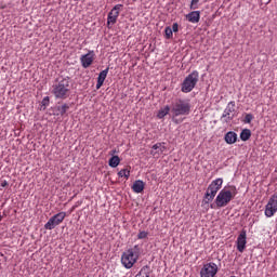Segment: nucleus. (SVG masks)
Instances as JSON below:
<instances>
[{"instance_id":"obj_1","label":"nucleus","mask_w":277,"mask_h":277,"mask_svg":"<svg viewBox=\"0 0 277 277\" xmlns=\"http://www.w3.org/2000/svg\"><path fill=\"white\" fill-rule=\"evenodd\" d=\"M237 196V186L230 185L221 189L219 195L215 198V205L217 209L227 207L232 200Z\"/></svg>"},{"instance_id":"obj_2","label":"nucleus","mask_w":277,"mask_h":277,"mask_svg":"<svg viewBox=\"0 0 277 277\" xmlns=\"http://www.w3.org/2000/svg\"><path fill=\"white\" fill-rule=\"evenodd\" d=\"M171 114L173 118H179V116H189V114H192V101L175 98L171 104Z\"/></svg>"},{"instance_id":"obj_3","label":"nucleus","mask_w":277,"mask_h":277,"mask_svg":"<svg viewBox=\"0 0 277 277\" xmlns=\"http://www.w3.org/2000/svg\"><path fill=\"white\" fill-rule=\"evenodd\" d=\"M55 98H68L70 96V78H63L52 87Z\"/></svg>"},{"instance_id":"obj_4","label":"nucleus","mask_w":277,"mask_h":277,"mask_svg":"<svg viewBox=\"0 0 277 277\" xmlns=\"http://www.w3.org/2000/svg\"><path fill=\"white\" fill-rule=\"evenodd\" d=\"M199 74L197 70H194L193 72H190L183 81L182 83V92L184 94H189V92H192V90H194V88H196L197 83H198V79H199Z\"/></svg>"},{"instance_id":"obj_5","label":"nucleus","mask_w":277,"mask_h":277,"mask_svg":"<svg viewBox=\"0 0 277 277\" xmlns=\"http://www.w3.org/2000/svg\"><path fill=\"white\" fill-rule=\"evenodd\" d=\"M138 255L135 253V249H128L121 255V263L126 269H131L135 263H137Z\"/></svg>"},{"instance_id":"obj_6","label":"nucleus","mask_w":277,"mask_h":277,"mask_svg":"<svg viewBox=\"0 0 277 277\" xmlns=\"http://www.w3.org/2000/svg\"><path fill=\"white\" fill-rule=\"evenodd\" d=\"M222 185H224V180L222 177H219L216 180H213L210 185L208 186V189L206 192V198L211 202L215 196H217V192L222 189Z\"/></svg>"},{"instance_id":"obj_7","label":"nucleus","mask_w":277,"mask_h":277,"mask_svg":"<svg viewBox=\"0 0 277 277\" xmlns=\"http://www.w3.org/2000/svg\"><path fill=\"white\" fill-rule=\"evenodd\" d=\"M64 220H66V212H58L57 214L50 217L45 223V230H53V228H55V226H60Z\"/></svg>"},{"instance_id":"obj_8","label":"nucleus","mask_w":277,"mask_h":277,"mask_svg":"<svg viewBox=\"0 0 277 277\" xmlns=\"http://www.w3.org/2000/svg\"><path fill=\"white\" fill-rule=\"evenodd\" d=\"M277 213V194H274L265 206L264 215L266 217H274Z\"/></svg>"},{"instance_id":"obj_9","label":"nucleus","mask_w":277,"mask_h":277,"mask_svg":"<svg viewBox=\"0 0 277 277\" xmlns=\"http://www.w3.org/2000/svg\"><path fill=\"white\" fill-rule=\"evenodd\" d=\"M217 264L210 262L203 265L200 271L201 277H215L217 274Z\"/></svg>"},{"instance_id":"obj_10","label":"nucleus","mask_w":277,"mask_h":277,"mask_svg":"<svg viewBox=\"0 0 277 277\" xmlns=\"http://www.w3.org/2000/svg\"><path fill=\"white\" fill-rule=\"evenodd\" d=\"M122 4H116L111 11L108 13L107 17V26L109 25H116L118 23V16H120V10H122Z\"/></svg>"},{"instance_id":"obj_11","label":"nucleus","mask_w":277,"mask_h":277,"mask_svg":"<svg viewBox=\"0 0 277 277\" xmlns=\"http://www.w3.org/2000/svg\"><path fill=\"white\" fill-rule=\"evenodd\" d=\"M235 111V101H232L227 104L226 108L223 111V115L221 117V120H224L226 123L230 122L235 118L234 114Z\"/></svg>"},{"instance_id":"obj_12","label":"nucleus","mask_w":277,"mask_h":277,"mask_svg":"<svg viewBox=\"0 0 277 277\" xmlns=\"http://www.w3.org/2000/svg\"><path fill=\"white\" fill-rule=\"evenodd\" d=\"M247 239H248V234L246 233V230H241L236 240L238 252L242 253L246 250V246L248 243Z\"/></svg>"},{"instance_id":"obj_13","label":"nucleus","mask_w":277,"mask_h":277,"mask_svg":"<svg viewBox=\"0 0 277 277\" xmlns=\"http://www.w3.org/2000/svg\"><path fill=\"white\" fill-rule=\"evenodd\" d=\"M94 60H95L94 51H89V53L83 54L80 57V63H81L82 68H90V66H92V64H94Z\"/></svg>"},{"instance_id":"obj_14","label":"nucleus","mask_w":277,"mask_h":277,"mask_svg":"<svg viewBox=\"0 0 277 277\" xmlns=\"http://www.w3.org/2000/svg\"><path fill=\"white\" fill-rule=\"evenodd\" d=\"M166 149H167L166 143H156L151 147L150 155H153V157H156L158 159V157H161V155L166 153Z\"/></svg>"},{"instance_id":"obj_15","label":"nucleus","mask_w":277,"mask_h":277,"mask_svg":"<svg viewBox=\"0 0 277 277\" xmlns=\"http://www.w3.org/2000/svg\"><path fill=\"white\" fill-rule=\"evenodd\" d=\"M109 74V67L102 70L97 77L96 90H101L103 88V83H105V79H107V75Z\"/></svg>"},{"instance_id":"obj_16","label":"nucleus","mask_w":277,"mask_h":277,"mask_svg":"<svg viewBox=\"0 0 277 277\" xmlns=\"http://www.w3.org/2000/svg\"><path fill=\"white\" fill-rule=\"evenodd\" d=\"M186 19L193 24L200 23V11H193L186 14Z\"/></svg>"},{"instance_id":"obj_17","label":"nucleus","mask_w":277,"mask_h":277,"mask_svg":"<svg viewBox=\"0 0 277 277\" xmlns=\"http://www.w3.org/2000/svg\"><path fill=\"white\" fill-rule=\"evenodd\" d=\"M224 140L226 144H235L237 142V133L229 131L225 134Z\"/></svg>"},{"instance_id":"obj_18","label":"nucleus","mask_w":277,"mask_h":277,"mask_svg":"<svg viewBox=\"0 0 277 277\" xmlns=\"http://www.w3.org/2000/svg\"><path fill=\"white\" fill-rule=\"evenodd\" d=\"M132 189L134 194H142L144 192V181L137 180L133 183Z\"/></svg>"},{"instance_id":"obj_19","label":"nucleus","mask_w":277,"mask_h":277,"mask_svg":"<svg viewBox=\"0 0 277 277\" xmlns=\"http://www.w3.org/2000/svg\"><path fill=\"white\" fill-rule=\"evenodd\" d=\"M170 111H172V107L167 105V106L159 109V111L157 114V118H159V119L166 118V116H168V114H170Z\"/></svg>"},{"instance_id":"obj_20","label":"nucleus","mask_w":277,"mask_h":277,"mask_svg":"<svg viewBox=\"0 0 277 277\" xmlns=\"http://www.w3.org/2000/svg\"><path fill=\"white\" fill-rule=\"evenodd\" d=\"M118 176L120 179H122V176L129 181V176H131V167H127L126 169H121L119 172H118Z\"/></svg>"},{"instance_id":"obj_21","label":"nucleus","mask_w":277,"mask_h":277,"mask_svg":"<svg viewBox=\"0 0 277 277\" xmlns=\"http://www.w3.org/2000/svg\"><path fill=\"white\" fill-rule=\"evenodd\" d=\"M250 137H252V132L249 129H245L241 131L240 140L242 142H248V140H250Z\"/></svg>"},{"instance_id":"obj_22","label":"nucleus","mask_w":277,"mask_h":277,"mask_svg":"<svg viewBox=\"0 0 277 277\" xmlns=\"http://www.w3.org/2000/svg\"><path fill=\"white\" fill-rule=\"evenodd\" d=\"M108 166H110V168H118V166H120V157L113 156L108 161Z\"/></svg>"},{"instance_id":"obj_23","label":"nucleus","mask_w":277,"mask_h":277,"mask_svg":"<svg viewBox=\"0 0 277 277\" xmlns=\"http://www.w3.org/2000/svg\"><path fill=\"white\" fill-rule=\"evenodd\" d=\"M68 109H70V105L68 104H63L62 106L57 107V110L60 111L61 116H64L66 111H68Z\"/></svg>"},{"instance_id":"obj_24","label":"nucleus","mask_w":277,"mask_h":277,"mask_svg":"<svg viewBox=\"0 0 277 277\" xmlns=\"http://www.w3.org/2000/svg\"><path fill=\"white\" fill-rule=\"evenodd\" d=\"M49 103H50L49 96L44 97V98L42 100V102H41V107H40V109H41V110L47 109V107H49Z\"/></svg>"},{"instance_id":"obj_25","label":"nucleus","mask_w":277,"mask_h":277,"mask_svg":"<svg viewBox=\"0 0 277 277\" xmlns=\"http://www.w3.org/2000/svg\"><path fill=\"white\" fill-rule=\"evenodd\" d=\"M198 3H200V0H192L189 9L190 10H198Z\"/></svg>"},{"instance_id":"obj_26","label":"nucleus","mask_w":277,"mask_h":277,"mask_svg":"<svg viewBox=\"0 0 277 277\" xmlns=\"http://www.w3.org/2000/svg\"><path fill=\"white\" fill-rule=\"evenodd\" d=\"M164 34H166V38H167L168 40H170V38H172V36H173L172 28L167 27V28L164 29Z\"/></svg>"},{"instance_id":"obj_27","label":"nucleus","mask_w":277,"mask_h":277,"mask_svg":"<svg viewBox=\"0 0 277 277\" xmlns=\"http://www.w3.org/2000/svg\"><path fill=\"white\" fill-rule=\"evenodd\" d=\"M253 119H254V116H252V114H247L245 117V122L247 124H250V122H252Z\"/></svg>"},{"instance_id":"obj_28","label":"nucleus","mask_w":277,"mask_h":277,"mask_svg":"<svg viewBox=\"0 0 277 277\" xmlns=\"http://www.w3.org/2000/svg\"><path fill=\"white\" fill-rule=\"evenodd\" d=\"M146 237H148V234L145 230L140 232L137 235V239H146Z\"/></svg>"},{"instance_id":"obj_29","label":"nucleus","mask_w":277,"mask_h":277,"mask_svg":"<svg viewBox=\"0 0 277 277\" xmlns=\"http://www.w3.org/2000/svg\"><path fill=\"white\" fill-rule=\"evenodd\" d=\"M171 31H174V34H176V31H179V24H177V23H174V24L172 25Z\"/></svg>"},{"instance_id":"obj_30","label":"nucleus","mask_w":277,"mask_h":277,"mask_svg":"<svg viewBox=\"0 0 277 277\" xmlns=\"http://www.w3.org/2000/svg\"><path fill=\"white\" fill-rule=\"evenodd\" d=\"M144 274L145 277H150V274L146 272V268H143L141 272H140V275Z\"/></svg>"},{"instance_id":"obj_31","label":"nucleus","mask_w":277,"mask_h":277,"mask_svg":"<svg viewBox=\"0 0 277 277\" xmlns=\"http://www.w3.org/2000/svg\"><path fill=\"white\" fill-rule=\"evenodd\" d=\"M1 187H8V181H3V182L1 183Z\"/></svg>"},{"instance_id":"obj_32","label":"nucleus","mask_w":277,"mask_h":277,"mask_svg":"<svg viewBox=\"0 0 277 277\" xmlns=\"http://www.w3.org/2000/svg\"><path fill=\"white\" fill-rule=\"evenodd\" d=\"M3 220V216L1 215V212H0V222Z\"/></svg>"},{"instance_id":"obj_33","label":"nucleus","mask_w":277,"mask_h":277,"mask_svg":"<svg viewBox=\"0 0 277 277\" xmlns=\"http://www.w3.org/2000/svg\"><path fill=\"white\" fill-rule=\"evenodd\" d=\"M116 150L110 151L111 155H115Z\"/></svg>"}]
</instances>
